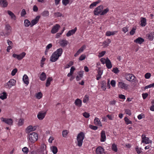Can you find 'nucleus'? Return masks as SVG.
<instances>
[{"label":"nucleus","mask_w":154,"mask_h":154,"mask_svg":"<svg viewBox=\"0 0 154 154\" xmlns=\"http://www.w3.org/2000/svg\"><path fill=\"white\" fill-rule=\"evenodd\" d=\"M85 137V135L82 132H80L77 135L76 140L77 142V144L79 146L81 147L82 146L83 140L84 139Z\"/></svg>","instance_id":"1"},{"label":"nucleus","mask_w":154,"mask_h":154,"mask_svg":"<svg viewBox=\"0 0 154 154\" xmlns=\"http://www.w3.org/2000/svg\"><path fill=\"white\" fill-rule=\"evenodd\" d=\"M38 139V134L35 132H32L28 136V139H29L31 143H33L37 140Z\"/></svg>","instance_id":"2"},{"label":"nucleus","mask_w":154,"mask_h":154,"mask_svg":"<svg viewBox=\"0 0 154 154\" xmlns=\"http://www.w3.org/2000/svg\"><path fill=\"white\" fill-rule=\"evenodd\" d=\"M103 8V5H100L97 7L94 10V15H98L101 13L102 9Z\"/></svg>","instance_id":"3"},{"label":"nucleus","mask_w":154,"mask_h":154,"mask_svg":"<svg viewBox=\"0 0 154 154\" xmlns=\"http://www.w3.org/2000/svg\"><path fill=\"white\" fill-rule=\"evenodd\" d=\"M26 53L25 52H22L20 54H13L12 57L14 58H17L19 60H22L25 56Z\"/></svg>","instance_id":"4"},{"label":"nucleus","mask_w":154,"mask_h":154,"mask_svg":"<svg viewBox=\"0 0 154 154\" xmlns=\"http://www.w3.org/2000/svg\"><path fill=\"white\" fill-rule=\"evenodd\" d=\"M142 141L141 142L142 143H144L145 144H148L150 142H151V141L149 140L148 137H146V135L143 134L141 136Z\"/></svg>","instance_id":"5"},{"label":"nucleus","mask_w":154,"mask_h":154,"mask_svg":"<svg viewBox=\"0 0 154 154\" xmlns=\"http://www.w3.org/2000/svg\"><path fill=\"white\" fill-rule=\"evenodd\" d=\"M40 18V16H37L35 19H33L31 22L30 27H32L37 24L39 21Z\"/></svg>","instance_id":"6"},{"label":"nucleus","mask_w":154,"mask_h":154,"mask_svg":"<svg viewBox=\"0 0 154 154\" xmlns=\"http://www.w3.org/2000/svg\"><path fill=\"white\" fill-rule=\"evenodd\" d=\"M16 81L13 79H11L7 83L8 86V88H10L12 86L15 85Z\"/></svg>","instance_id":"7"},{"label":"nucleus","mask_w":154,"mask_h":154,"mask_svg":"<svg viewBox=\"0 0 154 154\" xmlns=\"http://www.w3.org/2000/svg\"><path fill=\"white\" fill-rule=\"evenodd\" d=\"M47 111L44 112H43L42 111L39 112L37 115V117L39 120H42L45 117Z\"/></svg>","instance_id":"8"},{"label":"nucleus","mask_w":154,"mask_h":154,"mask_svg":"<svg viewBox=\"0 0 154 154\" xmlns=\"http://www.w3.org/2000/svg\"><path fill=\"white\" fill-rule=\"evenodd\" d=\"M1 120L2 122L9 125H12L13 122V120L11 119H6L2 117L1 118Z\"/></svg>","instance_id":"9"},{"label":"nucleus","mask_w":154,"mask_h":154,"mask_svg":"<svg viewBox=\"0 0 154 154\" xmlns=\"http://www.w3.org/2000/svg\"><path fill=\"white\" fill-rule=\"evenodd\" d=\"M60 26L58 24H56L52 29L51 32L52 33L54 34L58 32Z\"/></svg>","instance_id":"10"},{"label":"nucleus","mask_w":154,"mask_h":154,"mask_svg":"<svg viewBox=\"0 0 154 154\" xmlns=\"http://www.w3.org/2000/svg\"><path fill=\"white\" fill-rule=\"evenodd\" d=\"M104 149L101 146L98 147L96 150L97 154H103L104 153Z\"/></svg>","instance_id":"11"},{"label":"nucleus","mask_w":154,"mask_h":154,"mask_svg":"<svg viewBox=\"0 0 154 154\" xmlns=\"http://www.w3.org/2000/svg\"><path fill=\"white\" fill-rule=\"evenodd\" d=\"M126 79L130 82H133L135 78V76L132 74H128L126 75Z\"/></svg>","instance_id":"12"},{"label":"nucleus","mask_w":154,"mask_h":154,"mask_svg":"<svg viewBox=\"0 0 154 154\" xmlns=\"http://www.w3.org/2000/svg\"><path fill=\"white\" fill-rule=\"evenodd\" d=\"M11 27L8 24H6L5 26V31L6 32V34L9 35L11 31Z\"/></svg>","instance_id":"13"},{"label":"nucleus","mask_w":154,"mask_h":154,"mask_svg":"<svg viewBox=\"0 0 154 154\" xmlns=\"http://www.w3.org/2000/svg\"><path fill=\"white\" fill-rule=\"evenodd\" d=\"M146 37L149 41H152L154 38V32L146 34Z\"/></svg>","instance_id":"14"},{"label":"nucleus","mask_w":154,"mask_h":154,"mask_svg":"<svg viewBox=\"0 0 154 154\" xmlns=\"http://www.w3.org/2000/svg\"><path fill=\"white\" fill-rule=\"evenodd\" d=\"M105 63L106 66L108 69H111L112 67V65L108 57H107L106 59Z\"/></svg>","instance_id":"15"},{"label":"nucleus","mask_w":154,"mask_h":154,"mask_svg":"<svg viewBox=\"0 0 154 154\" xmlns=\"http://www.w3.org/2000/svg\"><path fill=\"white\" fill-rule=\"evenodd\" d=\"M128 85L122 82H119L118 83L119 87L121 89H126L128 88Z\"/></svg>","instance_id":"16"},{"label":"nucleus","mask_w":154,"mask_h":154,"mask_svg":"<svg viewBox=\"0 0 154 154\" xmlns=\"http://www.w3.org/2000/svg\"><path fill=\"white\" fill-rule=\"evenodd\" d=\"M54 52L50 57V60L52 62H54L56 61L59 58L56 54Z\"/></svg>","instance_id":"17"},{"label":"nucleus","mask_w":154,"mask_h":154,"mask_svg":"<svg viewBox=\"0 0 154 154\" xmlns=\"http://www.w3.org/2000/svg\"><path fill=\"white\" fill-rule=\"evenodd\" d=\"M100 139L101 142H104L106 139V136L105 134V132L104 131H102L100 133Z\"/></svg>","instance_id":"18"},{"label":"nucleus","mask_w":154,"mask_h":154,"mask_svg":"<svg viewBox=\"0 0 154 154\" xmlns=\"http://www.w3.org/2000/svg\"><path fill=\"white\" fill-rule=\"evenodd\" d=\"M77 30V28L75 27L74 29L69 31L66 34V36L69 37L75 34Z\"/></svg>","instance_id":"19"},{"label":"nucleus","mask_w":154,"mask_h":154,"mask_svg":"<svg viewBox=\"0 0 154 154\" xmlns=\"http://www.w3.org/2000/svg\"><path fill=\"white\" fill-rule=\"evenodd\" d=\"M144 41V39L141 37H138L134 40V42L136 43L141 44Z\"/></svg>","instance_id":"20"},{"label":"nucleus","mask_w":154,"mask_h":154,"mask_svg":"<svg viewBox=\"0 0 154 154\" xmlns=\"http://www.w3.org/2000/svg\"><path fill=\"white\" fill-rule=\"evenodd\" d=\"M0 5L3 8L7 6L8 2L6 0H0Z\"/></svg>","instance_id":"21"},{"label":"nucleus","mask_w":154,"mask_h":154,"mask_svg":"<svg viewBox=\"0 0 154 154\" xmlns=\"http://www.w3.org/2000/svg\"><path fill=\"white\" fill-rule=\"evenodd\" d=\"M75 105L78 107H80L82 105V101L80 99L78 98L76 99L75 101Z\"/></svg>","instance_id":"22"},{"label":"nucleus","mask_w":154,"mask_h":154,"mask_svg":"<svg viewBox=\"0 0 154 154\" xmlns=\"http://www.w3.org/2000/svg\"><path fill=\"white\" fill-rule=\"evenodd\" d=\"M23 80L24 83L27 85H28L29 84V79L26 75H24L23 76Z\"/></svg>","instance_id":"23"},{"label":"nucleus","mask_w":154,"mask_h":154,"mask_svg":"<svg viewBox=\"0 0 154 154\" xmlns=\"http://www.w3.org/2000/svg\"><path fill=\"white\" fill-rule=\"evenodd\" d=\"M58 56V57L61 56L63 53V49L62 48H60L57 50V51L54 52Z\"/></svg>","instance_id":"24"},{"label":"nucleus","mask_w":154,"mask_h":154,"mask_svg":"<svg viewBox=\"0 0 154 154\" xmlns=\"http://www.w3.org/2000/svg\"><path fill=\"white\" fill-rule=\"evenodd\" d=\"M53 80V79L52 77L48 78L46 80L45 84V86L47 87H48L50 85L51 82Z\"/></svg>","instance_id":"25"},{"label":"nucleus","mask_w":154,"mask_h":154,"mask_svg":"<svg viewBox=\"0 0 154 154\" xmlns=\"http://www.w3.org/2000/svg\"><path fill=\"white\" fill-rule=\"evenodd\" d=\"M46 78V74L44 72H42L40 75V79L42 81H44L45 80Z\"/></svg>","instance_id":"26"},{"label":"nucleus","mask_w":154,"mask_h":154,"mask_svg":"<svg viewBox=\"0 0 154 154\" xmlns=\"http://www.w3.org/2000/svg\"><path fill=\"white\" fill-rule=\"evenodd\" d=\"M94 122L95 125H99L100 126H102L101 123L100 121L98 118H96L94 119Z\"/></svg>","instance_id":"27"},{"label":"nucleus","mask_w":154,"mask_h":154,"mask_svg":"<svg viewBox=\"0 0 154 154\" xmlns=\"http://www.w3.org/2000/svg\"><path fill=\"white\" fill-rule=\"evenodd\" d=\"M101 88L103 91H105L106 89V82L105 81H103L101 82Z\"/></svg>","instance_id":"28"},{"label":"nucleus","mask_w":154,"mask_h":154,"mask_svg":"<svg viewBox=\"0 0 154 154\" xmlns=\"http://www.w3.org/2000/svg\"><path fill=\"white\" fill-rule=\"evenodd\" d=\"M141 23L140 25L142 26H144L146 25V19L145 18L141 17Z\"/></svg>","instance_id":"29"},{"label":"nucleus","mask_w":154,"mask_h":154,"mask_svg":"<svg viewBox=\"0 0 154 154\" xmlns=\"http://www.w3.org/2000/svg\"><path fill=\"white\" fill-rule=\"evenodd\" d=\"M68 42L66 40H62L60 41V45L63 47H64L67 45Z\"/></svg>","instance_id":"30"},{"label":"nucleus","mask_w":154,"mask_h":154,"mask_svg":"<svg viewBox=\"0 0 154 154\" xmlns=\"http://www.w3.org/2000/svg\"><path fill=\"white\" fill-rule=\"evenodd\" d=\"M51 149L54 154H56L58 151V149L57 147L55 146H53L51 147Z\"/></svg>","instance_id":"31"},{"label":"nucleus","mask_w":154,"mask_h":154,"mask_svg":"<svg viewBox=\"0 0 154 154\" xmlns=\"http://www.w3.org/2000/svg\"><path fill=\"white\" fill-rule=\"evenodd\" d=\"M8 14L11 16V18L14 19V20H16V17L14 14L10 11H8Z\"/></svg>","instance_id":"32"},{"label":"nucleus","mask_w":154,"mask_h":154,"mask_svg":"<svg viewBox=\"0 0 154 154\" xmlns=\"http://www.w3.org/2000/svg\"><path fill=\"white\" fill-rule=\"evenodd\" d=\"M0 98L3 100L7 98V94L6 92H3L0 95Z\"/></svg>","instance_id":"33"},{"label":"nucleus","mask_w":154,"mask_h":154,"mask_svg":"<svg viewBox=\"0 0 154 154\" xmlns=\"http://www.w3.org/2000/svg\"><path fill=\"white\" fill-rule=\"evenodd\" d=\"M24 23L25 26L26 27H28L29 26V25L30 26L31 23H30V21L28 19L25 20L24 21Z\"/></svg>","instance_id":"34"},{"label":"nucleus","mask_w":154,"mask_h":154,"mask_svg":"<svg viewBox=\"0 0 154 154\" xmlns=\"http://www.w3.org/2000/svg\"><path fill=\"white\" fill-rule=\"evenodd\" d=\"M42 15L44 17H48L49 16V11H45L42 13Z\"/></svg>","instance_id":"35"},{"label":"nucleus","mask_w":154,"mask_h":154,"mask_svg":"<svg viewBox=\"0 0 154 154\" xmlns=\"http://www.w3.org/2000/svg\"><path fill=\"white\" fill-rule=\"evenodd\" d=\"M36 97L38 99H40L42 97V94L41 92H39L36 94Z\"/></svg>","instance_id":"36"},{"label":"nucleus","mask_w":154,"mask_h":154,"mask_svg":"<svg viewBox=\"0 0 154 154\" xmlns=\"http://www.w3.org/2000/svg\"><path fill=\"white\" fill-rule=\"evenodd\" d=\"M112 150L115 152H117L118 150L117 148L116 145L114 143L113 144L112 146Z\"/></svg>","instance_id":"37"},{"label":"nucleus","mask_w":154,"mask_h":154,"mask_svg":"<svg viewBox=\"0 0 154 154\" xmlns=\"http://www.w3.org/2000/svg\"><path fill=\"white\" fill-rule=\"evenodd\" d=\"M136 27H133L132 30L130 32V34L131 35H133L134 34L135 32V30L136 29Z\"/></svg>","instance_id":"38"},{"label":"nucleus","mask_w":154,"mask_h":154,"mask_svg":"<svg viewBox=\"0 0 154 154\" xmlns=\"http://www.w3.org/2000/svg\"><path fill=\"white\" fill-rule=\"evenodd\" d=\"M124 120L125 122H126V124L127 125L132 124L131 121H130L127 117H125Z\"/></svg>","instance_id":"39"},{"label":"nucleus","mask_w":154,"mask_h":154,"mask_svg":"<svg viewBox=\"0 0 154 154\" xmlns=\"http://www.w3.org/2000/svg\"><path fill=\"white\" fill-rule=\"evenodd\" d=\"M32 126L29 125L26 128V133H29L30 131H32Z\"/></svg>","instance_id":"40"},{"label":"nucleus","mask_w":154,"mask_h":154,"mask_svg":"<svg viewBox=\"0 0 154 154\" xmlns=\"http://www.w3.org/2000/svg\"><path fill=\"white\" fill-rule=\"evenodd\" d=\"M22 151L25 154H27L29 152L28 149L26 147H25L22 149Z\"/></svg>","instance_id":"41"},{"label":"nucleus","mask_w":154,"mask_h":154,"mask_svg":"<svg viewBox=\"0 0 154 154\" xmlns=\"http://www.w3.org/2000/svg\"><path fill=\"white\" fill-rule=\"evenodd\" d=\"M109 11V9L108 8H106L105 10H103L101 13L100 15H103L106 14Z\"/></svg>","instance_id":"42"},{"label":"nucleus","mask_w":154,"mask_h":154,"mask_svg":"<svg viewBox=\"0 0 154 154\" xmlns=\"http://www.w3.org/2000/svg\"><path fill=\"white\" fill-rule=\"evenodd\" d=\"M97 76H101L103 73V70H101L100 67H98Z\"/></svg>","instance_id":"43"},{"label":"nucleus","mask_w":154,"mask_h":154,"mask_svg":"<svg viewBox=\"0 0 154 154\" xmlns=\"http://www.w3.org/2000/svg\"><path fill=\"white\" fill-rule=\"evenodd\" d=\"M112 71L115 74H117L119 73L120 71L117 67H115L113 68Z\"/></svg>","instance_id":"44"},{"label":"nucleus","mask_w":154,"mask_h":154,"mask_svg":"<svg viewBox=\"0 0 154 154\" xmlns=\"http://www.w3.org/2000/svg\"><path fill=\"white\" fill-rule=\"evenodd\" d=\"M69 133V131L67 130H64L62 131V136L64 137H66Z\"/></svg>","instance_id":"45"},{"label":"nucleus","mask_w":154,"mask_h":154,"mask_svg":"<svg viewBox=\"0 0 154 154\" xmlns=\"http://www.w3.org/2000/svg\"><path fill=\"white\" fill-rule=\"evenodd\" d=\"M86 58V55L85 54H82L79 58V60L82 61L84 60Z\"/></svg>","instance_id":"46"},{"label":"nucleus","mask_w":154,"mask_h":154,"mask_svg":"<svg viewBox=\"0 0 154 154\" xmlns=\"http://www.w3.org/2000/svg\"><path fill=\"white\" fill-rule=\"evenodd\" d=\"M17 71V68H15L11 72V75L12 76L14 75Z\"/></svg>","instance_id":"47"},{"label":"nucleus","mask_w":154,"mask_h":154,"mask_svg":"<svg viewBox=\"0 0 154 154\" xmlns=\"http://www.w3.org/2000/svg\"><path fill=\"white\" fill-rule=\"evenodd\" d=\"M89 127L91 128V129L94 130H96L98 128L97 126H93L92 125H89Z\"/></svg>","instance_id":"48"},{"label":"nucleus","mask_w":154,"mask_h":154,"mask_svg":"<svg viewBox=\"0 0 154 154\" xmlns=\"http://www.w3.org/2000/svg\"><path fill=\"white\" fill-rule=\"evenodd\" d=\"M69 0H62V3L65 6L69 4Z\"/></svg>","instance_id":"49"},{"label":"nucleus","mask_w":154,"mask_h":154,"mask_svg":"<svg viewBox=\"0 0 154 154\" xmlns=\"http://www.w3.org/2000/svg\"><path fill=\"white\" fill-rule=\"evenodd\" d=\"M86 46L85 45H83L82 46L78 51H79L80 53L82 52L85 49Z\"/></svg>","instance_id":"50"},{"label":"nucleus","mask_w":154,"mask_h":154,"mask_svg":"<svg viewBox=\"0 0 154 154\" xmlns=\"http://www.w3.org/2000/svg\"><path fill=\"white\" fill-rule=\"evenodd\" d=\"M151 75V74L150 73L147 72L145 75L144 76L146 79H149L150 78Z\"/></svg>","instance_id":"51"},{"label":"nucleus","mask_w":154,"mask_h":154,"mask_svg":"<svg viewBox=\"0 0 154 154\" xmlns=\"http://www.w3.org/2000/svg\"><path fill=\"white\" fill-rule=\"evenodd\" d=\"M26 14V11L25 9L22 10L21 13V17H23Z\"/></svg>","instance_id":"52"},{"label":"nucleus","mask_w":154,"mask_h":154,"mask_svg":"<svg viewBox=\"0 0 154 154\" xmlns=\"http://www.w3.org/2000/svg\"><path fill=\"white\" fill-rule=\"evenodd\" d=\"M84 71H80L78 72V76L80 77V78H82L83 75V72Z\"/></svg>","instance_id":"53"},{"label":"nucleus","mask_w":154,"mask_h":154,"mask_svg":"<svg viewBox=\"0 0 154 154\" xmlns=\"http://www.w3.org/2000/svg\"><path fill=\"white\" fill-rule=\"evenodd\" d=\"M83 116L86 118H89L90 116L89 113L86 112H85L83 113Z\"/></svg>","instance_id":"54"},{"label":"nucleus","mask_w":154,"mask_h":154,"mask_svg":"<svg viewBox=\"0 0 154 154\" xmlns=\"http://www.w3.org/2000/svg\"><path fill=\"white\" fill-rule=\"evenodd\" d=\"M24 122V120L23 119H20L18 122V125L19 126H21L22 125Z\"/></svg>","instance_id":"55"},{"label":"nucleus","mask_w":154,"mask_h":154,"mask_svg":"<svg viewBox=\"0 0 154 154\" xmlns=\"http://www.w3.org/2000/svg\"><path fill=\"white\" fill-rule=\"evenodd\" d=\"M106 53L105 51H102L99 53V55H98V57H103Z\"/></svg>","instance_id":"56"},{"label":"nucleus","mask_w":154,"mask_h":154,"mask_svg":"<svg viewBox=\"0 0 154 154\" xmlns=\"http://www.w3.org/2000/svg\"><path fill=\"white\" fill-rule=\"evenodd\" d=\"M135 149L137 152L138 154H140L142 152L141 150V148H139L138 146Z\"/></svg>","instance_id":"57"},{"label":"nucleus","mask_w":154,"mask_h":154,"mask_svg":"<svg viewBox=\"0 0 154 154\" xmlns=\"http://www.w3.org/2000/svg\"><path fill=\"white\" fill-rule=\"evenodd\" d=\"M110 84L113 87H115L116 85V82L114 80H112L110 82Z\"/></svg>","instance_id":"58"},{"label":"nucleus","mask_w":154,"mask_h":154,"mask_svg":"<svg viewBox=\"0 0 154 154\" xmlns=\"http://www.w3.org/2000/svg\"><path fill=\"white\" fill-rule=\"evenodd\" d=\"M125 113L129 116H131V111L129 109H126L125 110Z\"/></svg>","instance_id":"59"},{"label":"nucleus","mask_w":154,"mask_h":154,"mask_svg":"<svg viewBox=\"0 0 154 154\" xmlns=\"http://www.w3.org/2000/svg\"><path fill=\"white\" fill-rule=\"evenodd\" d=\"M64 28H63V29L62 30V31H61V32H60L57 33L56 36H57V38H58L61 35H62V34L63 33V32L64 31Z\"/></svg>","instance_id":"60"},{"label":"nucleus","mask_w":154,"mask_h":154,"mask_svg":"<svg viewBox=\"0 0 154 154\" xmlns=\"http://www.w3.org/2000/svg\"><path fill=\"white\" fill-rule=\"evenodd\" d=\"M73 64V62L72 61H70L69 62V63L67 65V66L66 67V68H69Z\"/></svg>","instance_id":"61"},{"label":"nucleus","mask_w":154,"mask_h":154,"mask_svg":"<svg viewBox=\"0 0 154 154\" xmlns=\"http://www.w3.org/2000/svg\"><path fill=\"white\" fill-rule=\"evenodd\" d=\"M148 94L147 93H143L142 94L143 98L144 99H145L148 96Z\"/></svg>","instance_id":"62"},{"label":"nucleus","mask_w":154,"mask_h":154,"mask_svg":"<svg viewBox=\"0 0 154 154\" xmlns=\"http://www.w3.org/2000/svg\"><path fill=\"white\" fill-rule=\"evenodd\" d=\"M128 27H124L122 29V30L124 32L126 33V32H128Z\"/></svg>","instance_id":"63"},{"label":"nucleus","mask_w":154,"mask_h":154,"mask_svg":"<svg viewBox=\"0 0 154 154\" xmlns=\"http://www.w3.org/2000/svg\"><path fill=\"white\" fill-rule=\"evenodd\" d=\"M54 14L57 17H60L62 16V14L60 12L55 13Z\"/></svg>","instance_id":"64"}]
</instances>
